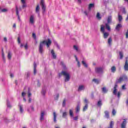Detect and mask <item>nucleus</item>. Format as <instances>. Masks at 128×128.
Masks as SVG:
<instances>
[{
  "mask_svg": "<svg viewBox=\"0 0 128 128\" xmlns=\"http://www.w3.org/2000/svg\"><path fill=\"white\" fill-rule=\"evenodd\" d=\"M124 80H128V76L126 75H123L122 76H120L116 80V84L114 88L113 94L116 96V90H118L116 89L118 88V84H122Z\"/></svg>",
  "mask_w": 128,
  "mask_h": 128,
  "instance_id": "nucleus-1",
  "label": "nucleus"
},
{
  "mask_svg": "<svg viewBox=\"0 0 128 128\" xmlns=\"http://www.w3.org/2000/svg\"><path fill=\"white\" fill-rule=\"evenodd\" d=\"M46 44L48 48H50V44H52V40L50 39H48L47 40H43L40 42V46H39V52L40 54H42L44 52V45Z\"/></svg>",
  "mask_w": 128,
  "mask_h": 128,
  "instance_id": "nucleus-2",
  "label": "nucleus"
},
{
  "mask_svg": "<svg viewBox=\"0 0 128 128\" xmlns=\"http://www.w3.org/2000/svg\"><path fill=\"white\" fill-rule=\"evenodd\" d=\"M65 76V82H68V80H70V74L66 71H62L60 73H59L58 76Z\"/></svg>",
  "mask_w": 128,
  "mask_h": 128,
  "instance_id": "nucleus-3",
  "label": "nucleus"
},
{
  "mask_svg": "<svg viewBox=\"0 0 128 128\" xmlns=\"http://www.w3.org/2000/svg\"><path fill=\"white\" fill-rule=\"evenodd\" d=\"M102 70H104V69L102 68H95V72L97 74H100L101 72H102Z\"/></svg>",
  "mask_w": 128,
  "mask_h": 128,
  "instance_id": "nucleus-4",
  "label": "nucleus"
},
{
  "mask_svg": "<svg viewBox=\"0 0 128 128\" xmlns=\"http://www.w3.org/2000/svg\"><path fill=\"white\" fill-rule=\"evenodd\" d=\"M124 68V70L125 71H126V72L128 71V59H126V60Z\"/></svg>",
  "mask_w": 128,
  "mask_h": 128,
  "instance_id": "nucleus-5",
  "label": "nucleus"
},
{
  "mask_svg": "<svg viewBox=\"0 0 128 128\" xmlns=\"http://www.w3.org/2000/svg\"><path fill=\"white\" fill-rule=\"evenodd\" d=\"M126 119H124L123 121V122H122V124H121V128H126Z\"/></svg>",
  "mask_w": 128,
  "mask_h": 128,
  "instance_id": "nucleus-6",
  "label": "nucleus"
},
{
  "mask_svg": "<svg viewBox=\"0 0 128 128\" xmlns=\"http://www.w3.org/2000/svg\"><path fill=\"white\" fill-rule=\"evenodd\" d=\"M51 54L52 55V58L56 60V53L54 50H51Z\"/></svg>",
  "mask_w": 128,
  "mask_h": 128,
  "instance_id": "nucleus-7",
  "label": "nucleus"
},
{
  "mask_svg": "<svg viewBox=\"0 0 128 128\" xmlns=\"http://www.w3.org/2000/svg\"><path fill=\"white\" fill-rule=\"evenodd\" d=\"M36 74V64L34 62V74Z\"/></svg>",
  "mask_w": 128,
  "mask_h": 128,
  "instance_id": "nucleus-8",
  "label": "nucleus"
},
{
  "mask_svg": "<svg viewBox=\"0 0 128 128\" xmlns=\"http://www.w3.org/2000/svg\"><path fill=\"white\" fill-rule=\"evenodd\" d=\"M41 6H42V10H43L44 12H46V5H44V3L43 2H41Z\"/></svg>",
  "mask_w": 128,
  "mask_h": 128,
  "instance_id": "nucleus-9",
  "label": "nucleus"
},
{
  "mask_svg": "<svg viewBox=\"0 0 128 128\" xmlns=\"http://www.w3.org/2000/svg\"><path fill=\"white\" fill-rule=\"evenodd\" d=\"M104 114H105V116L106 118H110V112H108V111H104Z\"/></svg>",
  "mask_w": 128,
  "mask_h": 128,
  "instance_id": "nucleus-10",
  "label": "nucleus"
},
{
  "mask_svg": "<svg viewBox=\"0 0 128 128\" xmlns=\"http://www.w3.org/2000/svg\"><path fill=\"white\" fill-rule=\"evenodd\" d=\"M16 14L18 18V20H20V14L18 13V8L16 6Z\"/></svg>",
  "mask_w": 128,
  "mask_h": 128,
  "instance_id": "nucleus-11",
  "label": "nucleus"
},
{
  "mask_svg": "<svg viewBox=\"0 0 128 128\" xmlns=\"http://www.w3.org/2000/svg\"><path fill=\"white\" fill-rule=\"evenodd\" d=\"M122 24H118L116 27V30H118V32H120V28H122Z\"/></svg>",
  "mask_w": 128,
  "mask_h": 128,
  "instance_id": "nucleus-12",
  "label": "nucleus"
},
{
  "mask_svg": "<svg viewBox=\"0 0 128 128\" xmlns=\"http://www.w3.org/2000/svg\"><path fill=\"white\" fill-rule=\"evenodd\" d=\"M30 24H34V16H30Z\"/></svg>",
  "mask_w": 128,
  "mask_h": 128,
  "instance_id": "nucleus-13",
  "label": "nucleus"
},
{
  "mask_svg": "<svg viewBox=\"0 0 128 128\" xmlns=\"http://www.w3.org/2000/svg\"><path fill=\"white\" fill-rule=\"evenodd\" d=\"M21 2L22 4V8H26V0H21Z\"/></svg>",
  "mask_w": 128,
  "mask_h": 128,
  "instance_id": "nucleus-14",
  "label": "nucleus"
},
{
  "mask_svg": "<svg viewBox=\"0 0 128 128\" xmlns=\"http://www.w3.org/2000/svg\"><path fill=\"white\" fill-rule=\"evenodd\" d=\"M53 116H54V122H56V112H54Z\"/></svg>",
  "mask_w": 128,
  "mask_h": 128,
  "instance_id": "nucleus-15",
  "label": "nucleus"
},
{
  "mask_svg": "<svg viewBox=\"0 0 128 128\" xmlns=\"http://www.w3.org/2000/svg\"><path fill=\"white\" fill-rule=\"evenodd\" d=\"M103 36L104 38H107L108 36H110V34L108 32H104L103 33Z\"/></svg>",
  "mask_w": 128,
  "mask_h": 128,
  "instance_id": "nucleus-16",
  "label": "nucleus"
},
{
  "mask_svg": "<svg viewBox=\"0 0 128 128\" xmlns=\"http://www.w3.org/2000/svg\"><path fill=\"white\" fill-rule=\"evenodd\" d=\"M84 90V86L81 85L78 86V92H80V90Z\"/></svg>",
  "mask_w": 128,
  "mask_h": 128,
  "instance_id": "nucleus-17",
  "label": "nucleus"
},
{
  "mask_svg": "<svg viewBox=\"0 0 128 128\" xmlns=\"http://www.w3.org/2000/svg\"><path fill=\"white\" fill-rule=\"evenodd\" d=\"M44 116V112L42 111L41 112L40 118V120H43Z\"/></svg>",
  "mask_w": 128,
  "mask_h": 128,
  "instance_id": "nucleus-18",
  "label": "nucleus"
},
{
  "mask_svg": "<svg viewBox=\"0 0 128 128\" xmlns=\"http://www.w3.org/2000/svg\"><path fill=\"white\" fill-rule=\"evenodd\" d=\"M116 68L115 66H112L111 68V72H116Z\"/></svg>",
  "mask_w": 128,
  "mask_h": 128,
  "instance_id": "nucleus-19",
  "label": "nucleus"
},
{
  "mask_svg": "<svg viewBox=\"0 0 128 128\" xmlns=\"http://www.w3.org/2000/svg\"><path fill=\"white\" fill-rule=\"evenodd\" d=\"M102 92L104 94H106L108 92V89L106 87H103L102 88Z\"/></svg>",
  "mask_w": 128,
  "mask_h": 128,
  "instance_id": "nucleus-20",
  "label": "nucleus"
},
{
  "mask_svg": "<svg viewBox=\"0 0 128 128\" xmlns=\"http://www.w3.org/2000/svg\"><path fill=\"white\" fill-rule=\"evenodd\" d=\"M108 24H110L112 22V16H109L107 19Z\"/></svg>",
  "mask_w": 128,
  "mask_h": 128,
  "instance_id": "nucleus-21",
  "label": "nucleus"
},
{
  "mask_svg": "<svg viewBox=\"0 0 128 128\" xmlns=\"http://www.w3.org/2000/svg\"><path fill=\"white\" fill-rule=\"evenodd\" d=\"M94 4H89L88 6V10H90L92 8H94Z\"/></svg>",
  "mask_w": 128,
  "mask_h": 128,
  "instance_id": "nucleus-22",
  "label": "nucleus"
},
{
  "mask_svg": "<svg viewBox=\"0 0 128 128\" xmlns=\"http://www.w3.org/2000/svg\"><path fill=\"white\" fill-rule=\"evenodd\" d=\"M106 28L108 30H110V25L108 24V23H106L105 24Z\"/></svg>",
  "mask_w": 128,
  "mask_h": 128,
  "instance_id": "nucleus-23",
  "label": "nucleus"
},
{
  "mask_svg": "<svg viewBox=\"0 0 128 128\" xmlns=\"http://www.w3.org/2000/svg\"><path fill=\"white\" fill-rule=\"evenodd\" d=\"M112 38H109L108 39V44L109 46H112Z\"/></svg>",
  "mask_w": 128,
  "mask_h": 128,
  "instance_id": "nucleus-24",
  "label": "nucleus"
},
{
  "mask_svg": "<svg viewBox=\"0 0 128 128\" xmlns=\"http://www.w3.org/2000/svg\"><path fill=\"white\" fill-rule=\"evenodd\" d=\"M74 57L76 58V62H78V68H80V61H78V57H76V56H75Z\"/></svg>",
  "mask_w": 128,
  "mask_h": 128,
  "instance_id": "nucleus-25",
  "label": "nucleus"
},
{
  "mask_svg": "<svg viewBox=\"0 0 128 128\" xmlns=\"http://www.w3.org/2000/svg\"><path fill=\"white\" fill-rule=\"evenodd\" d=\"M88 104H86L85 106L83 108V109H82L83 112H86V110H88Z\"/></svg>",
  "mask_w": 128,
  "mask_h": 128,
  "instance_id": "nucleus-26",
  "label": "nucleus"
},
{
  "mask_svg": "<svg viewBox=\"0 0 128 128\" xmlns=\"http://www.w3.org/2000/svg\"><path fill=\"white\" fill-rule=\"evenodd\" d=\"M118 22H120L122 20V15H120V14H118Z\"/></svg>",
  "mask_w": 128,
  "mask_h": 128,
  "instance_id": "nucleus-27",
  "label": "nucleus"
},
{
  "mask_svg": "<svg viewBox=\"0 0 128 128\" xmlns=\"http://www.w3.org/2000/svg\"><path fill=\"white\" fill-rule=\"evenodd\" d=\"M119 56H120V60H122V58H124V53H122V52H120Z\"/></svg>",
  "mask_w": 128,
  "mask_h": 128,
  "instance_id": "nucleus-28",
  "label": "nucleus"
},
{
  "mask_svg": "<svg viewBox=\"0 0 128 128\" xmlns=\"http://www.w3.org/2000/svg\"><path fill=\"white\" fill-rule=\"evenodd\" d=\"M100 32H102V34L104 32V26L103 25L101 26Z\"/></svg>",
  "mask_w": 128,
  "mask_h": 128,
  "instance_id": "nucleus-29",
  "label": "nucleus"
},
{
  "mask_svg": "<svg viewBox=\"0 0 128 128\" xmlns=\"http://www.w3.org/2000/svg\"><path fill=\"white\" fill-rule=\"evenodd\" d=\"M92 82H94L95 84H100V80H98V79L94 78L92 80Z\"/></svg>",
  "mask_w": 128,
  "mask_h": 128,
  "instance_id": "nucleus-30",
  "label": "nucleus"
},
{
  "mask_svg": "<svg viewBox=\"0 0 128 128\" xmlns=\"http://www.w3.org/2000/svg\"><path fill=\"white\" fill-rule=\"evenodd\" d=\"M2 58L4 62H6V58L4 57V50H2Z\"/></svg>",
  "mask_w": 128,
  "mask_h": 128,
  "instance_id": "nucleus-31",
  "label": "nucleus"
},
{
  "mask_svg": "<svg viewBox=\"0 0 128 128\" xmlns=\"http://www.w3.org/2000/svg\"><path fill=\"white\" fill-rule=\"evenodd\" d=\"M114 127V122L111 121L110 122V126H108V128H113Z\"/></svg>",
  "mask_w": 128,
  "mask_h": 128,
  "instance_id": "nucleus-32",
  "label": "nucleus"
},
{
  "mask_svg": "<svg viewBox=\"0 0 128 128\" xmlns=\"http://www.w3.org/2000/svg\"><path fill=\"white\" fill-rule=\"evenodd\" d=\"M40 12V5H37L36 8V12Z\"/></svg>",
  "mask_w": 128,
  "mask_h": 128,
  "instance_id": "nucleus-33",
  "label": "nucleus"
},
{
  "mask_svg": "<svg viewBox=\"0 0 128 128\" xmlns=\"http://www.w3.org/2000/svg\"><path fill=\"white\" fill-rule=\"evenodd\" d=\"M80 110V105H78L76 108V112H79Z\"/></svg>",
  "mask_w": 128,
  "mask_h": 128,
  "instance_id": "nucleus-34",
  "label": "nucleus"
},
{
  "mask_svg": "<svg viewBox=\"0 0 128 128\" xmlns=\"http://www.w3.org/2000/svg\"><path fill=\"white\" fill-rule=\"evenodd\" d=\"M96 18L98 19V20H101L102 19V17H100V12H98Z\"/></svg>",
  "mask_w": 128,
  "mask_h": 128,
  "instance_id": "nucleus-35",
  "label": "nucleus"
},
{
  "mask_svg": "<svg viewBox=\"0 0 128 128\" xmlns=\"http://www.w3.org/2000/svg\"><path fill=\"white\" fill-rule=\"evenodd\" d=\"M8 60H10V58H12V53H10V52H8Z\"/></svg>",
  "mask_w": 128,
  "mask_h": 128,
  "instance_id": "nucleus-36",
  "label": "nucleus"
},
{
  "mask_svg": "<svg viewBox=\"0 0 128 128\" xmlns=\"http://www.w3.org/2000/svg\"><path fill=\"white\" fill-rule=\"evenodd\" d=\"M116 110L112 109V116H116Z\"/></svg>",
  "mask_w": 128,
  "mask_h": 128,
  "instance_id": "nucleus-37",
  "label": "nucleus"
},
{
  "mask_svg": "<svg viewBox=\"0 0 128 128\" xmlns=\"http://www.w3.org/2000/svg\"><path fill=\"white\" fill-rule=\"evenodd\" d=\"M69 112H70V116H74V113L72 112V110H70Z\"/></svg>",
  "mask_w": 128,
  "mask_h": 128,
  "instance_id": "nucleus-38",
  "label": "nucleus"
},
{
  "mask_svg": "<svg viewBox=\"0 0 128 128\" xmlns=\"http://www.w3.org/2000/svg\"><path fill=\"white\" fill-rule=\"evenodd\" d=\"M82 64L85 68H88V64H86L84 61H82Z\"/></svg>",
  "mask_w": 128,
  "mask_h": 128,
  "instance_id": "nucleus-39",
  "label": "nucleus"
},
{
  "mask_svg": "<svg viewBox=\"0 0 128 128\" xmlns=\"http://www.w3.org/2000/svg\"><path fill=\"white\" fill-rule=\"evenodd\" d=\"M67 114H68V113L66 112H64L62 113V117L66 118V116Z\"/></svg>",
  "mask_w": 128,
  "mask_h": 128,
  "instance_id": "nucleus-40",
  "label": "nucleus"
},
{
  "mask_svg": "<svg viewBox=\"0 0 128 128\" xmlns=\"http://www.w3.org/2000/svg\"><path fill=\"white\" fill-rule=\"evenodd\" d=\"M20 112H24V109H22V106H20Z\"/></svg>",
  "mask_w": 128,
  "mask_h": 128,
  "instance_id": "nucleus-41",
  "label": "nucleus"
},
{
  "mask_svg": "<svg viewBox=\"0 0 128 128\" xmlns=\"http://www.w3.org/2000/svg\"><path fill=\"white\" fill-rule=\"evenodd\" d=\"M74 50H76V52H78V46H76L74 45Z\"/></svg>",
  "mask_w": 128,
  "mask_h": 128,
  "instance_id": "nucleus-42",
  "label": "nucleus"
},
{
  "mask_svg": "<svg viewBox=\"0 0 128 128\" xmlns=\"http://www.w3.org/2000/svg\"><path fill=\"white\" fill-rule=\"evenodd\" d=\"M98 106H102V100H99L98 102Z\"/></svg>",
  "mask_w": 128,
  "mask_h": 128,
  "instance_id": "nucleus-43",
  "label": "nucleus"
},
{
  "mask_svg": "<svg viewBox=\"0 0 128 128\" xmlns=\"http://www.w3.org/2000/svg\"><path fill=\"white\" fill-rule=\"evenodd\" d=\"M66 99H64L62 102V106H66Z\"/></svg>",
  "mask_w": 128,
  "mask_h": 128,
  "instance_id": "nucleus-44",
  "label": "nucleus"
},
{
  "mask_svg": "<svg viewBox=\"0 0 128 128\" xmlns=\"http://www.w3.org/2000/svg\"><path fill=\"white\" fill-rule=\"evenodd\" d=\"M32 96V94L30 92V88H28V97L30 98Z\"/></svg>",
  "mask_w": 128,
  "mask_h": 128,
  "instance_id": "nucleus-45",
  "label": "nucleus"
},
{
  "mask_svg": "<svg viewBox=\"0 0 128 128\" xmlns=\"http://www.w3.org/2000/svg\"><path fill=\"white\" fill-rule=\"evenodd\" d=\"M122 90H126V84H124L122 86Z\"/></svg>",
  "mask_w": 128,
  "mask_h": 128,
  "instance_id": "nucleus-46",
  "label": "nucleus"
},
{
  "mask_svg": "<svg viewBox=\"0 0 128 128\" xmlns=\"http://www.w3.org/2000/svg\"><path fill=\"white\" fill-rule=\"evenodd\" d=\"M84 102L85 104H88V99L85 98V99L84 100Z\"/></svg>",
  "mask_w": 128,
  "mask_h": 128,
  "instance_id": "nucleus-47",
  "label": "nucleus"
},
{
  "mask_svg": "<svg viewBox=\"0 0 128 128\" xmlns=\"http://www.w3.org/2000/svg\"><path fill=\"white\" fill-rule=\"evenodd\" d=\"M122 12H123V14H126V8H122Z\"/></svg>",
  "mask_w": 128,
  "mask_h": 128,
  "instance_id": "nucleus-48",
  "label": "nucleus"
},
{
  "mask_svg": "<svg viewBox=\"0 0 128 128\" xmlns=\"http://www.w3.org/2000/svg\"><path fill=\"white\" fill-rule=\"evenodd\" d=\"M7 10H8L4 8L1 10V12H7Z\"/></svg>",
  "mask_w": 128,
  "mask_h": 128,
  "instance_id": "nucleus-49",
  "label": "nucleus"
},
{
  "mask_svg": "<svg viewBox=\"0 0 128 128\" xmlns=\"http://www.w3.org/2000/svg\"><path fill=\"white\" fill-rule=\"evenodd\" d=\"M117 96H118V98H120V92H118Z\"/></svg>",
  "mask_w": 128,
  "mask_h": 128,
  "instance_id": "nucleus-50",
  "label": "nucleus"
},
{
  "mask_svg": "<svg viewBox=\"0 0 128 128\" xmlns=\"http://www.w3.org/2000/svg\"><path fill=\"white\" fill-rule=\"evenodd\" d=\"M18 44H20V37L18 38Z\"/></svg>",
  "mask_w": 128,
  "mask_h": 128,
  "instance_id": "nucleus-51",
  "label": "nucleus"
},
{
  "mask_svg": "<svg viewBox=\"0 0 128 128\" xmlns=\"http://www.w3.org/2000/svg\"><path fill=\"white\" fill-rule=\"evenodd\" d=\"M7 106L8 108H12V106H10V104L8 102L7 103Z\"/></svg>",
  "mask_w": 128,
  "mask_h": 128,
  "instance_id": "nucleus-52",
  "label": "nucleus"
},
{
  "mask_svg": "<svg viewBox=\"0 0 128 128\" xmlns=\"http://www.w3.org/2000/svg\"><path fill=\"white\" fill-rule=\"evenodd\" d=\"M60 64L61 66H64V68L66 67V66H64V62H61Z\"/></svg>",
  "mask_w": 128,
  "mask_h": 128,
  "instance_id": "nucleus-53",
  "label": "nucleus"
},
{
  "mask_svg": "<svg viewBox=\"0 0 128 128\" xmlns=\"http://www.w3.org/2000/svg\"><path fill=\"white\" fill-rule=\"evenodd\" d=\"M78 116L74 118V120H78Z\"/></svg>",
  "mask_w": 128,
  "mask_h": 128,
  "instance_id": "nucleus-54",
  "label": "nucleus"
},
{
  "mask_svg": "<svg viewBox=\"0 0 128 128\" xmlns=\"http://www.w3.org/2000/svg\"><path fill=\"white\" fill-rule=\"evenodd\" d=\"M32 36H33L34 38H36V34L33 33Z\"/></svg>",
  "mask_w": 128,
  "mask_h": 128,
  "instance_id": "nucleus-55",
  "label": "nucleus"
},
{
  "mask_svg": "<svg viewBox=\"0 0 128 128\" xmlns=\"http://www.w3.org/2000/svg\"><path fill=\"white\" fill-rule=\"evenodd\" d=\"M22 96H26V92H22Z\"/></svg>",
  "mask_w": 128,
  "mask_h": 128,
  "instance_id": "nucleus-56",
  "label": "nucleus"
},
{
  "mask_svg": "<svg viewBox=\"0 0 128 128\" xmlns=\"http://www.w3.org/2000/svg\"><path fill=\"white\" fill-rule=\"evenodd\" d=\"M24 47L25 50H28V44H26L24 46Z\"/></svg>",
  "mask_w": 128,
  "mask_h": 128,
  "instance_id": "nucleus-57",
  "label": "nucleus"
},
{
  "mask_svg": "<svg viewBox=\"0 0 128 128\" xmlns=\"http://www.w3.org/2000/svg\"><path fill=\"white\" fill-rule=\"evenodd\" d=\"M42 94H43V96H44V94H46V91L42 90Z\"/></svg>",
  "mask_w": 128,
  "mask_h": 128,
  "instance_id": "nucleus-58",
  "label": "nucleus"
},
{
  "mask_svg": "<svg viewBox=\"0 0 128 128\" xmlns=\"http://www.w3.org/2000/svg\"><path fill=\"white\" fill-rule=\"evenodd\" d=\"M28 102L29 103L32 102V98H29Z\"/></svg>",
  "mask_w": 128,
  "mask_h": 128,
  "instance_id": "nucleus-59",
  "label": "nucleus"
},
{
  "mask_svg": "<svg viewBox=\"0 0 128 128\" xmlns=\"http://www.w3.org/2000/svg\"><path fill=\"white\" fill-rule=\"evenodd\" d=\"M4 42H6L8 40V39L6 38V37H4Z\"/></svg>",
  "mask_w": 128,
  "mask_h": 128,
  "instance_id": "nucleus-60",
  "label": "nucleus"
},
{
  "mask_svg": "<svg viewBox=\"0 0 128 128\" xmlns=\"http://www.w3.org/2000/svg\"><path fill=\"white\" fill-rule=\"evenodd\" d=\"M10 78H14V74H10Z\"/></svg>",
  "mask_w": 128,
  "mask_h": 128,
  "instance_id": "nucleus-61",
  "label": "nucleus"
},
{
  "mask_svg": "<svg viewBox=\"0 0 128 128\" xmlns=\"http://www.w3.org/2000/svg\"><path fill=\"white\" fill-rule=\"evenodd\" d=\"M84 14H86V16H88V12H86V11L84 12Z\"/></svg>",
  "mask_w": 128,
  "mask_h": 128,
  "instance_id": "nucleus-62",
  "label": "nucleus"
},
{
  "mask_svg": "<svg viewBox=\"0 0 128 128\" xmlns=\"http://www.w3.org/2000/svg\"><path fill=\"white\" fill-rule=\"evenodd\" d=\"M16 24H13V28H16Z\"/></svg>",
  "mask_w": 128,
  "mask_h": 128,
  "instance_id": "nucleus-63",
  "label": "nucleus"
},
{
  "mask_svg": "<svg viewBox=\"0 0 128 128\" xmlns=\"http://www.w3.org/2000/svg\"><path fill=\"white\" fill-rule=\"evenodd\" d=\"M126 103L127 106H128V99L126 100Z\"/></svg>",
  "mask_w": 128,
  "mask_h": 128,
  "instance_id": "nucleus-64",
  "label": "nucleus"
}]
</instances>
